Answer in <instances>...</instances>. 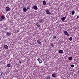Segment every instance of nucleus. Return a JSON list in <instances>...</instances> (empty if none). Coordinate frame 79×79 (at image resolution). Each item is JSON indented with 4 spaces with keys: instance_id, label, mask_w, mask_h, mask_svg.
I'll return each instance as SVG.
<instances>
[{
    "instance_id": "15",
    "label": "nucleus",
    "mask_w": 79,
    "mask_h": 79,
    "mask_svg": "<svg viewBox=\"0 0 79 79\" xmlns=\"http://www.w3.org/2000/svg\"><path fill=\"white\" fill-rule=\"evenodd\" d=\"M39 22H40V23H43V22H44V21H43V20L41 19L40 20H39Z\"/></svg>"
},
{
    "instance_id": "11",
    "label": "nucleus",
    "mask_w": 79,
    "mask_h": 79,
    "mask_svg": "<svg viewBox=\"0 0 79 79\" xmlns=\"http://www.w3.org/2000/svg\"><path fill=\"white\" fill-rule=\"evenodd\" d=\"M7 35H8V36H9V35H11V33L7 32Z\"/></svg>"
},
{
    "instance_id": "5",
    "label": "nucleus",
    "mask_w": 79,
    "mask_h": 79,
    "mask_svg": "<svg viewBox=\"0 0 79 79\" xmlns=\"http://www.w3.org/2000/svg\"><path fill=\"white\" fill-rule=\"evenodd\" d=\"M61 19H62V21H64L66 19V17H63L61 18Z\"/></svg>"
},
{
    "instance_id": "19",
    "label": "nucleus",
    "mask_w": 79,
    "mask_h": 79,
    "mask_svg": "<svg viewBox=\"0 0 79 79\" xmlns=\"http://www.w3.org/2000/svg\"><path fill=\"white\" fill-rule=\"evenodd\" d=\"M70 66L71 67H72V68H73V67H74V64H72L70 65Z\"/></svg>"
},
{
    "instance_id": "12",
    "label": "nucleus",
    "mask_w": 79,
    "mask_h": 79,
    "mask_svg": "<svg viewBox=\"0 0 79 79\" xmlns=\"http://www.w3.org/2000/svg\"><path fill=\"white\" fill-rule=\"evenodd\" d=\"M52 77H55L56 76V75L55 74L53 73L52 74Z\"/></svg>"
},
{
    "instance_id": "13",
    "label": "nucleus",
    "mask_w": 79,
    "mask_h": 79,
    "mask_svg": "<svg viewBox=\"0 0 79 79\" xmlns=\"http://www.w3.org/2000/svg\"><path fill=\"white\" fill-rule=\"evenodd\" d=\"M43 5H46V3H47V2H45V1H43Z\"/></svg>"
},
{
    "instance_id": "27",
    "label": "nucleus",
    "mask_w": 79,
    "mask_h": 79,
    "mask_svg": "<svg viewBox=\"0 0 79 79\" xmlns=\"http://www.w3.org/2000/svg\"><path fill=\"white\" fill-rule=\"evenodd\" d=\"M19 63H21V60H19Z\"/></svg>"
},
{
    "instance_id": "9",
    "label": "nucleus",
    "mask_w": 79,
    "mask_h": 79,
    "mask_svg": "<svg viewBox=\"0 0 79 79\" xmlns=\"http://www.w3.org/2000/svg\"><path fill=\"white\" fill-rule=\"evenodd\" d=\"M9 10H10V7H8V6H7L6 9V11H9Z\"/></svg>"
},
{
    "instance_id": "22",
    "label": "nucleus",
    "mask_w": 79,
    "mask_h": 79,
    "mask_svg": "<svg viewBox=\"0 0 79 79\" xmlns=\"http://www.w3.org/2000/svg\"><path fill=\"white\" fill-rule=\"evenodd\" d=\"M53 37L54 39H56V36H54Z\"/></svg>"
},
{
    "instance_id": "8",
    "label": "nucleus",
    "mask_w": 79,
    "mask_h": 79,
    "mask_svg": "<svg viewBox=\"0 0 79 79\" xmlns=\"http://www.w3.org/2000/svg\"><path fill=\"white\" fill-rule=\"evenodd\" d=\"M5 17L4 15H2L1 19H5Z\"/></svg>"
},
{
    "instance_id": "16",
    "label": "nucleus",
    "mask_w": 79,
    "mask_h": 79,
    "mask_svg": "<svg viewBox=\"0 0 79 79\" xmlns=\"http://www.w3.org/2000/svg\"><path fill=\"white\" fill-rule=\"evenodd\" d=\"M36 25L37 26V27H40V25H39V23H37L36 24Z\"/></svg>"
},
{
    "instance_id": "26",
    "label": "nucleus",
    "mask_w": 79,
    "mask_h": 79,
    "mask_svg": "<svg viewBox=\"0 0 79 79\" xmlns=\"http://www.w3.org/2000/svg\"><path fill=\"white\" fill-rule=\"evenodd\" d=\"M27 10H28V9H29V10H30V7H27Z\"/></svg>"
},
{
    "instance_id": "24",
    "label": "nucleus",
    "mask_w": 79,
    "mask_h": 79,
    "mask_svg": "<svg viewBox=\"0 0 79 79\" xmlns=\"http://www.w3.org/2000/svg\"><path fill=\"white\" fill-rule=\"evenodd\" d=\"M38 43H39V44H41V42H40V41H39Z\"/></svg>"
},
{
    "instance_id": "25",
    "label": "nucleus",
    "mask_w": 79,
    "mask_h": 79,
    "mask_svg": "<svg viewBox=\"0 0 79 79\" xmlns=\"http://www.w3.org/2000/svg\"><path fill=\"white\" fill-rule=\"evenodd\" d=\"M77 19H78V18H79V15H78L77 16Z\"/></svg>"
},
{
    "instance_id": "14",
    "label": "nucleus",
    "mask_w": 79,
    "mask_h": 79,
    "mask_svg": "<svg viewBox=\"0 0 79 79\" xmlns=\"http://www.w3.org/2000/svg\"><path fill=\"white\" fill-rule=\"evenodd\" d=\"M69 60H73V58H72V57H70L69 58Z\"/></svg>"
},
{
    "instance_id": "20",
    "label": "nucleus",
    "mask_w": 79,
    "mask_h": 79,
    "mask_svg": "<svg viewBox=\"0 0 79 79\" xmlns=\"http://www.w3.org/2000/svg\"><path fill=\"white\" fill-rule=\"evenodd\" d=\"M74 13H75L74 11H73L72 12V14L73 15L74 14Z\"/></svg>"
},
{
    "instance_id": "7",
    "label": "nucleus",
    "mask_w": 79,
    "mask_h": 79,
    "mask_svg": "<svg viewBox=\"0 0 79 79\" xmlns=\"http://www.w3.org/2000/svg\"><path fill=\"white\" fill-rule=\"evenodd\" d=\"M23 10L24 12H26L27 11V9L26 7H24L23 8Z\"/></svg>"
},
{
    "instance_id": "21",
    "label": "nucleus",
    "mask_w": 79,
    "mask_h": 79,
    "mask_svg": "<svg viewBox=\"0 0 79 79\" xmlns=\"http://www.w3.org/2000/svg\"><path fill=\"white\" fill-rule=\"evenodd\" d=\"M69 40L70 41H71L72 40V37H71L69 38Z\"/></svg>"
},
{
    "instance_id": "4",
    "label": "nucleus",
    "mask_w": 79,
    "mask_h": 79,
    "mask_svg": "<svg viewBox=\"0 0 79 79\" xmlns=\"http://www.w3.org/2000/svg\"><path fill=\"white\" fill-rule=\"evenodd\" d=\"M58 52L59 53H63V50H59Z\"/></svg>"
},
{
    "instance_id": "23",
    "label": "nucleus",
    "mask_w": 79,
    "mask_h": 79,
    "mask_svg": "<svg viewBox=\"0 0 79 79\" xmlns=\"http://www.w3.org/2000/svg\"><path fill=\"white\" fill-rule=\"evenodd\" d=\"M51 45L52 47H54V45H53V44H51Z\"/></svg>"
},
{
    "instance_id": "6",
    "label": "nucleus",
    "mask_w": 79,
    "mask_h": 79,
    "mask_svg": "<svg viewBox=\"0 0 79 79\" xmlns=\"http://www.w3.org/2000/svg\"><path fill=\"white\" fill-rule=\"evenodd\" d=\"M34 9L35 10H37V9H38L37 7V6H34Z\"/></svg>"
},
{
    "instance_id": "3",
    "label": "nucleus",
    "mask_w": 79,
    "mask_h": 79,
    "mask_svg": "<svg viewBox=\"0 0 79 79\" xmlns=\"http://www.w3.org/2000/svg\"><path fill=\"white\" fill-rule=\"evenodd\" d=\"M64 33L65 35H66L67 36H69V35L68 33L66 31H64Z\"/></svg>"
},
{
    "instance_id": "18",
    "label": "nucleus",
    "mask_w": 79,
    "mask_h": 79,
    "mask_svg": "<svg viewBox=\"0 0 79 79\" xmlns=\"http://www.w3.org/2000/svg\"><path fill=\"white\" fill-rule=\"evenodd\" d=\"M7 67H8L9 68H10V64H7Z\"/></svg>"
},
{
    "instance_id": "28",
    "label": "nucleus",
    "mask_w": 79,
    "mask_h": 79,
    "mask_svg": "<svg viewBox=\"0 0 79 79\" xmlns=\"http://www.w3.org/2000/svg\"><path fill=\"white\" fill-rule=\"evenodd\" d=\"M2 21V19L0 18V21Z\"/></svg>"
},
{
    "instance_id": "2",
    "label": "nucleus",
    "mask_w": 79,
    "mask_h": 79,
    "mask_svg": "<svg viewBox=\"0 0 79 79\" xmlns=\"http://www.w3.org/2000/svg\"><path fill=\"white\" fill-rule=\"evenodd\" d=\"M45 11H46V13H47V14H48V15H50L51 14V13H50V11H49V10H48L47 9V10H46Z\"/></svg>"
},
{
    "instance_id": "29",
    "label": "nucleus",
    "mask_w": 79,
    "mask_h": 79,
    "mask_svg": "<svg viewBox=\"0 0 79 79\" xmlns=\"http://www.w3.org/2000/svg\"><path fill=\"white\" fill-rule=\"evenodd\" d=\"M1 75H2V73H1Z\"/></svg>"
},
{
    "instance_id": "10",
    "label": "nucleus",
    "mask_w": 79,
    "mask_h": 79,
    "mask_svg": "<svg viewBox=\"0 0 79 79\" xmlns=\"http://www.w3.org/2000/svg\"><path fill=\"white\" fill-rule=\"evenodd\" d=\"M4 47V48H5L6 49H8V47L7 45H5Z\"/></svg>"
},
{
    "instance_id": "17",
    "label": "nucleus",
    "mask_w": 79,
    "mask_h": 79,
    "mask_svg": "<svg viewBox=\"0 0 79 79\" xmlns=\"http://www.w3.org/2000/svg\"><path fill=\"white\" fill-rule=\"evenodd\" d=\"M51 79L50 77L49 76L47 77L46 78V79Z\"/></svg>"
},
{
    "instance_id": "1",
    "label": "nucleus",
    "mask_w": 79,
    "mask_h": 79,
    "mask_svg": "<svg viewBox=\"0 0 79 79\" xmlns=\"http://www.w3.org/2000/svg\"><path fill=\"white\" fill-rule=\"evenodd\" d=\"M37 61H38L39 62V63L40 64H41V63H42L43 61L42 59H40V58H38L37 59Z\"/></svg>"
}]
</instances>
